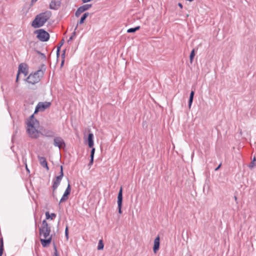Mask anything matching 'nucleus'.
Wrapping results in <instances>:
<instances>
[{
	"instance_id": "nucleus-1",
	"label": "nucleus",
	"mask_w": 256,
	"mask_h": 256,
	"mask_svg": "<svg viewBox=\"0 0 256 256\" xmlns=\"http://www.w3.org/2000/svg\"><path fill=\"white\" fill-rule=\"evenodd\" d=\"M52 14V12L50 10H46L37 14L32 22V26L36 28L42 26L50 18Z\"/></svg>"
},
{
	"instance_id": "nucleus-2",
	"label": "nucleus",
	"mask_w": 256,
	"mask_h": 256,
	"mask_svg": "<svg viewBox=\"0 0 256 256\" xmlns=\"http://www.w3.org/2000/svg\"><path fill=\"white\" fill-rule=\"evenodd\" d=\"M28 126L27 132L30 137L32 138H37L39 136L38 130L36 128L39 126L40 123L38 120H36L34 122H27Z\"/></svg>"
},
{
	"instance_id": "nucleus-3",
	"label": "nucleus",
	"mask_w": 256,
	"mask_h": 256,
	"mask_svg": "<svg viewBox=\"0 0 256 256\" xmlns=\"http://www.w3.org/2000/svg\"><path fill=\"white\" fill-rule=\"evenodd\" d=\"M34 34H36V38L42 42H46L50 40V34L44 29L36 30Z\"/></svg>"
},
{
	"instance_id": "nucleus-4",
	"label": "nucleus",
	"mask_w": 256,
	"mask_h": 256,
	"mask_svg": "<svg viewBox=\"0 0 256 256\" xmlns=\"http://www.w3.org/2000/svg\"><path fill=\"white\" fill-rule=\"evenodd\" d=\"M50 105V102H39L35 108L34 114H36L39 112L44 111L47 108H49Z\"/></svg>"
},
{
	"instance_id": "nucleus-5",
	"label": "nucleus",
	"mask_w": 256,
	"mask_h": 256,
	"mask_svg": "<svg viewBox=\"0 0 256 256\" xmlns=\"http://www.w3.org/2000/svg\"><path fill=\"white\" fill-rule=\"evenodd\" d=\"M122 201H123V196H122V188L121 186L118 195V212L119 214H122Z\"/></svg>"
},
{
	"instance_id": "nucleus-6",
	"label": "nucleus",
	"mask_w": 256,
	"mask_h": 256,
	"mask_svg": "<svg viewBox=\"0 0 256 256\" xmlns=\"http://www.w3.org/2000/svg\"><path fill=\"white\" fill-rule=\"evenodd\" d=\"M40 76L36 77L32 74V73L30 75L24 80L28 84L34 85L38 83L40 80Z\"/></svg>"
},
{
	"instance_id": "nucleus-7",
	"label": "nucleus",
	"mask_w": 256,
	"mask_h": 256,
	"mask_svg": "<svg viewBox=\"0 0 256 256\" xmlns=\"http://www.w3.org/2000/svg\"><path fill=\"white\" fill-rule=\"evenodd\" d=\"M54 145L60 149L66 147V146L65 142L60 136H56L54 138Z\"/></svg>"
},
{
	"instance_id": "nucleus-8",
	"label": "nucleus",
	"mask_w": 256,
	"mask_h": 256,
	"mask_svg": "<svg viewBox=\"0 0 256 256\" xmlns=\"http://www.w3.org/2000/svg\"><path fill=\"white\" fill-rule=\"evenodd\" d=\"M27 70H28V64H26V63H21L19 64L18 67V73H17L16 76V83H18V82L20 74L22 72H24V71H25Z\"/></svg>"
},
{
	"instance_id": "nucleus-9",
	"label": "nucleus",
	"mask_w": 256,
	"mask_h": 256,
	"mask_svg": "<svg viewBox=\"0 0 256 256\" xmlns=\"http://www.w3.org/2000/svg\"><path fill=\"white\" fill-rule=\"evenodd\" d=\"M91 4H86L80 6L75 12V16L77 18L79 17L80 14L85 11L88 10L92 7Z\"/></svg>"
},
{
	"instance_id": "nucleus-10",
	"label": "nucleus",
	"mask_w": 256,
	"mask_h": 256,
	"mask_svg": "<svg viewBox=\"0 0 256 256\" xmlns=\"http://www.w3.org/2000/svg\"><path fill=\"white\" fill-rule=\"evenodd\" d=\"M46 66L44 64H41L38 68V70L32 73V74L36 77L40 76V79L44 76V72L46 71Z\"/></svg>"
},
{
	"instance_id": "nucleus-11",
	"label": "nucleus",
	"mask_w": 256,
	"mask_h": 256,
	"mask_svg": "<svg viewBox=\"0 0 256 256\" xmlns=\"http://www.w3.org/2000/svg\"><path fill=\"white\" fill-rule=\"evenodd\" d=\"M61 6L60 0H52L50 4V8L53 10H58Z\"/></svg>"
},
{
	"instance_id": "nucleus-12",
	"label": "nucleus",
	"mask_w": 256,
	"mask_h": 256,
	"mask_svg": "<svg viewBox=\"0 0 256 256\" xmlns=\"http://www.w3.org/2000/svg\"><path fill=\"white\" fill-rule=\"evenodd\" d=\"M52 236L50 235L48 238H40L41 244L44 248L49 246L52 241Z\"/></svg>"
},
{
	"instance_id": "nucleus-13",
	"label": "nucleus",
	"mask_w": 256,
	"mask_h": 256,
	"mask_svg": "<svg viewBox=\"0 0 256 256\" xmlns=\"http://www.w3.org/2000/svg\"><path fill=\"white\" fill-rule=\"evenodd\" d=\"M38 158L41 166L46 168V170H49V167L48 166L46 158L44 156H38Z\"/></svg>"
},
{
	"instance_id": "nucleus-14",
	"label": "nucleus",
	"mask_w": 256,
	"mask_h": 256,
	"mask_svg": "<svg viewBox=\"0 0 256 256\" xmlns=\"http://www.w3.org/2000/svg\"><path fill=\"white\" fill-rule=\"evenodd\" d=\"M160 238L158 236L154 239V244L153 246V251L154 253H156L160 248Z\"/></svg>"
},
{
	"instance_id": "nucleus-15",
	"label": "nucleus",
	"mask_w": 256,
	"mask_h": 256,
	"mask_svg": "<svg viewBox=\"0 0 256 256\" xmlns=\"http://www.w3.org/2000/svg\"><path fill=\"white\" fill-rule=\"evenodd\" d=\"M62 178L56 176L53 180V184L52 186V191L54 192L60 185Z\"/></svg>"
},
{
	"instance_id": "nucleus-16",
	"label": "nucleus",
	"mask_w": 256,
	"mask_h": 256,
	"mask_svg": "<svg viewBox=\"0 0 256 256\" xmlns=\"http://www.w3.org/2000/svg\"><path fill=\"white\" fill-rule=\"evenodd\" d=\"M94 134L92 132H89L88 135L87 142L89 148H92L94 145Z\"/></svg>"
},
{
	"instance_id": "nucleus-17",
	"label": "nucleus",
	"mask_w": 256,
	"mask_h": 256,
	"mask_svg": "<svg viewBox=\"0 0 256 256\" xmlns=\"http://www.w3.org/2000/svg\"><path fill=\"white\" fill-rule=\"evenodd\" d=\"M89 13L88 12H85L84 13L82 16H81L80 20L78 22L75 28V30H76L78 27V26L80 24H82L84 22V21L86 20L87 17L88 16Z\"/></svg>"
},
{
	"instance_id": "nucleus-18",
	"label": "nucleus",
	"mask_w": 256,
	"mask_h": 256,
	"mask_svg": "<svg viewBox=\"0 0 256 256\" xmlns=\"http://www.w3.org/2000/svg\"><path fill=\"white\" fill-rule=\"evenodd\" d=\"M42 226H44V232L50 234L51 232V228L48 224L46 220H42Z\"/></svg>"
},
{
	"instance_id": "nucleus-19",
	"label": "nucleus",
	"mask_w": 256,
	"mask_h": 256,
	"mask_svg": "<svg viewBox=\"0 0 256 256\" xmlns=\"http://www.w3.org/2000/svg\"><path fill=\"white\" fill-rule=\"evenodd\" d=\"M42 134L46 137L52 138L54 136L55 133L52 130H44Z\"/></svg>"
},
{
	"instance_id": "nucleus-20",
	"label": "nucleus",
	"mask_w": 256,
	"mask_h": 256,
	"mask_svg": "<svg viewBox=\"0 0 256 256\" xmlns=\"http://www.w3.org/2000/svg\"><path fill=\"white\" fill-rule=\"evenodd\" d=\"M56 215L55 213H52L51 214H50L49 212H46V220H54L56 218Z\"/></svg>"
},
{
	"instance_id": "nucleus-21",
	"label": "nucleus",
	"mask_w": 256,
	"mask_h": 256,
	"mask_svg": "<svg viewBox=\"0 0 256 256\" xmlns=\"http://www.w3.org/2000/svg\"><path fill=\"white\" fill-rule=\"evenodd\" d=\"M104 248V243L102 239L100 240L98 242L97 249L98 250H103Z\"/></svg>"
},
{
	"instance_id": "nucleus-22",
	"label": "nucleus",
	"mask_w": 256,
	"mask_h": 256,
	"mask_svg": "<svg viewBox=\"0 0 256 256\" xmlns=\"http://www.w3.org/2000/svg\"><path fill=\"white\" fill-rule=\"evenodd\" d=\"M140 26H136L134 28H130L127 30L128 33H134L140 29Z\"/></svg>"
},
{
	"instance_id": "nucleus-23",
	"label": "nucleus",
	"mask_w": 256,
	"mask_h": 256,
	"mask_svg": "<svg viewBox=\"0 0 256 256\" xmlns=\"http://www.w3.org/2000/svg\"><path fill=\"white\" fill-rule=\"evenodd\" d=\"M195 54H196L195 50H194V48L191 51V52L190 53V62L191 64H192L193 62V60H194V57L195 56Z\"/></svg>"
},
{
	"instance_id": "nucleus-24",
	"label": "nucleus",
	"mask_w": 256,
	"mask_h": 256,
	"mask_svg": "<svg viewBox=\"0 0 256 256\" xmlns=\"http://www.w3.org/2000/svg\"><path fill=\"white\" fill-rule=\"evenodd\" d=\"M71 192V186L70 183L68 184V186L65 190L64 194L66 196H69Z\"/></svg>"
},
{
	"instance_id": "nucleus-25",
	"label": "nucleus",
	"mask_w": 256,
	"mask_h": 256,
	"mask_svg": "<svg viewBox=\"0 0 256 256\" xmlns=\"http://www.w3.org/2000/svg\"><path fill=\"white\" fill-rule=\"evenodd\" d=\"M256 158L254 157L252 161L250 162V164H249L248 167L251 168L255 166L256 165Z\"/></svg>"
},
{
	"instance_id": "nucleus-26",
	"label": "nucleus",
	"mask_w": 256,
	"mask_h": 256,
	"mask_svg": "<svg viewBox=\"0 0 256 256\" xmlns=\"http://www.w3.org/2000/svg\"><path fill=\"white\" fill-rule=\"evenodd\" d=\"M68 198V196H66L64 194H63L62 198L60 200L59 204H60L62 202H63L65 201H66Z\"/></svg>"
},
{
	"instance_id": "nucleus-27",
	"label": "nucleus",
	"mask_w": 256,
	"mask_h": 256,
	"mask_svg": "<svg viewBox=\"0 0 256 256\" xmlns=\"http://www.w3.org/2000/svg\"><path fill=\"white\" fill-rule=\"evenodd\" d=\"M32 114L30 117L29 120L28 122H34L36 120H37L34 118V114Z\"/></svg>"
},
{
	"instance_id": "nucleus-28",
	"label": "nucleus",
	"mask_w": 256,
	"mask_h": 256,
	"mask_svg": "<svg viewBox=\"0 0 256 256\" xmlns=\"http://www.w3.org/2000/svg\"><path fill=\"white\" fill-rule=\"evenodd\" d=\"M76 30H74V32L72 33V36L70 37L69 39L68 40V42H70V41H72L74 38L76 36Z\"/></svg>"
},
{
	"instance_id": "nucleus-29",
	"label": "nucleus",
	"mask_w": 256,
	"mask_h": 256,
	"mask_svg": "<svg viewBox=\"0 0 256 256\" xmlns=\"http://www.w3.org/2000/svg\"><path fill=\"white\" fill-rule=\"evenodd\" d=\"M91 150H90V158H94V153L96 149L94 148V146L92 148H90Z\"/></svg>"
},
{
	"instance_id": "nucleus-30",
	"label": "nucleus",
	"mask_w": 256,
	"mask_h": 256,
	"mask_svg": "<svg viewBox=\"0 0 256 256\" xmlns=\"http://www.w3.org/2000/svg\"><path fill=\"white\" fill-rule=\"evenodd\" d=\"M44 233V226L42 224V226L39 228V234L41 236L42 234Z\"/></svg>"
},
{
	"instance_id": "nucleus-31",
	"label": "nucleus",
	"mask_w": 256,
	"mask_h": 256,
	"mask_svg": "<svg viewBox=\"0 0 256 256\" xmlns=\"http://www.w3.org/2000/svg\"><path fill=\"white\" fill-rule=\"evenodd\" d=\"M64 234L66 239L68 240V226H66V228Z\"/></svg>"
},
{
	"instance_id": "nucleus-32",
	"label": "nucleus",
	"mask_w": 256,
	"mask_h": 256,
	"mask_svg": "<svg viewBox=\"0 0 256 256\" xmlns=\"http://www.w3.org/2000/svg\"><path fill=\"white\" fill-rule=\"evenodd\" d=\"M36 52L38 54H40V56H41V57H42V59H44V60H46V55L44 54L41 52H40V51H38V50H36Z\"/></svg>"
},
{
	"instance_id": "nucleus-33",
	"label": "nucleus",
	"mask_w": 256,
	"mask_h": 256,
	"mask_svg": "<svg viewBox=\"0 0 256 256\" xmlns=\"http://www.w3.org/2000/svg\"><path fill=\"white\" fill-rule=\"evenodd\" d=\"M22 160H23V162H24V165H25V166H26V172H27L28 173H30V170L29 168H28V166H27V164H26V158H25V160H24V158H22Z\"/></svg>"
},
{
	"instance_id": "nucleus-34",
	"label": "nucleus",
	"mask_w": 256,
	"mask_h": 256,
	"mask_svg": "<svg viewBox=\"0 0 256 256\" xmlns=\"http://www.w3.org/2000/svg\"><path fill=\"white\" fill-rule=\"evenodd\" d=\"M193 100H194L193 98L189 97V100H188V108L190 109V108L192 104Z\"/></svg>"
},
{
	"instance_id": "nucleus-35",
	"label": "nucleus",
	"mask_w": 256,
	"mask_h": 256,
	"mask_svg": "<svg viewBox=\"0 0 256 256\" xmlns=\"http://www.w3.org/2000/svg\"><path fill=\"white\" fill-rule=\"evenodd\" d=\"M64 38H62L59 44H58V46H57V48H60H60L64 44Z\"/></svg>"
},
{
	"instance_id": "nucleus-36",
	"label": "nucleus",
	"mask_w": 256,
	"mask_h": 256,
	"mask_svg": "<svg viewBox=\"0 0 256 256\" xmlns=\"http://www.w3.org/2000/svg\"><path fill=\"white\" fill-rule=\"evenodd\" d=\"M54 256H59L58 254V252L56 246V245L54 244Z\"/></svg>"
},
{
	"instance_id": "nucleus-37",
	"label": "nucleus",
	"mask_w": 256,
	"mask_h": 256,
	"mask_svg": "<svg viewBox=\"0 0 256 256\" xmlns=\"http://www.w3.org/2000/svg\"><path fill=\"white\" fill-rule=\"evenodd\" d=\"M94 158H90V162L88 164V166L90 167L94 164Z\"/></svg>"
},
{
	"instance_id": "nucleus-38",
	"label": "nucleus",
	"mask_w": 256,
	"mask_h": 256,
	"mask_svg": "<svg viewBox=\"0 0 256 256\" xmlns=\"http://www.w3.org/2000/svg\"><path fill=\"white\" fill-rule=\"evenodd\" d=\"M60 48H56V58H58L59 57L60 55Z\"/></svg>"
},
{
	"instance_id": "nucleus-39",
	"label": "nucleus",
	"mask_w": 256,
	"mask_h": 256,
	"mask_svg": "<svg viewBox=\"0 0 256 256\" xmlns=\"http://www.w3.org/2000/svg\"><path fill=\"white\" fill-rule=\"evenodd\" d=\"M42 236H43L44 238H48L50 236V234L44 232V234H42Z\"/></svg>"
},
{
	"instance_id": "nucleus-40",
	"label": "nucleus",
	"mask_w": 256,
	"mask_h": 256,
	"mask_svg": "<svg viewBox=\"0 0 256 256\" xmlns=\"http://www.w3.org/2000/svg\"><path fill=\"white\" fill-rule=\"evenodd\" d=\"M58 178H62L64 176V172H62L60 170V174L59 176H57Z\"/></svg>"
},
{
	"instance_id": "nucleus-41",
	"label": "nucleus",
	"mask_w": 256,
	"mask_h": 256,
	"mask_svg": "<svg viewBox=\"0 0 256 256\" xmlns=\"http://www.w3.org/2000/svg\"><path fill=\"white\" fill-rule=\"evenodd\" d=\"M194 91L193 90H191L190 94V98H194Z\"/></svg>"
},
{
	"instance_id": "nucleus-42",
	"label": "nucleus",
	"mask_w": 256,
	"mask_h": 256,
	"mask_svg": "<svg viewBox=\"0 0 256 256\" xmlns=\"http://www.w3.org/2000/svg\"><path fill=\"white\" fill-rule=\"evenodd\" d=\"M18 132V129L16 128L14 132V134L12 136V140H14V136H16V134Z\"/></svg>"
},
{
	"instance_id": "nucleus-43",
	"label": "nucleus",
	"mask_w": 256,
	"mask_h": 256,
	"mask_svg": "<svg viewBox=\"0 0 256 256\" xmlns=\"http://www.w3.org/2000/svg\"><path fill=\"white\" fill-rule=\"evenodd\" d=\"M0 246H2V248H4V240L2 237L0 238Z\"/></svg>"
},
{
	"instance_id": "nucleus-44",
	"label": "nucleus",
	"mask_w": 256,
	"mask_h": 256,
	"mask_svg": "<svg viewBox=\"0 0 256 256\" xmlns=\"http://www.w3.org/2000/svg\"><path fill=\"white\" fill-rule=\"evenodd\" d=\"M4 250V248H2V246H0V256H2Z\"/></svg>"
},
{
	"instance_id": "nucleus-45",
	"label": "nucleus",
	"mask_w": 256,
	"mask_h": 256,
	"mask_svg": "<svg viewBox=\"0 0 256 256\" xmlns=\"http://www.w3.org/2000/svg\"><path fill=\"white\" fill-rule=\"evenodd\" d=\"M28 70H27L24 71V72H22L21 74H23L24 75V76H26L28 74Z\"/></svg>"
},
{
	"instance_id": "nucleus-46",
	"label": "nucleus",
	"mask_w": 256,
	"mask_h": 256,
	"mask_svg": "<svg viewBox=\"0 0 256 256\" xmlns=\"http://www.w3.org/2000/svg\"><path fill=\"white\" fill-rule=\"evenodd\" d=\"M222 166V163H220L214 170L215 171L218 170Z\"/></svg>"
},
{
	"instance_id": "nucleus-47",
	"label": "nucleus",
	"mask_w": 256,
	"mask_h": 256,
	"mask_svg": "<svg viewBox=\"0 0 256 256\" xmlns=\"http://www.w3.org/2000/svg\"><path fill=\"white\" fill-rule=\"evenodd\" d=\"M37 0H32L30 6H32L33 5L34 3L36 2Z\"/></svg>"
},
{
	"instance_id": "nucleus-48",
	"label": "nucleus",
	"mask_w": 256,
	"mask_h": 256,
	"mask_svg": "<svg viewBox=\"0 0 256 256\" xmlns=\"http://www.w3.org/2000/svg\"><path fill=\"white\" fill-rule=\"evenodd\" d=\"M64 63V60H62L60 63V67H62Z\"/></svg>"
},
{
	"instance_id": "nucleus-49",
	"label": "nucleus",
	"mask_w": 256,
	"mask_h": 256,
	"mask_svg": "<svg viewBox=\"0 0 256 256\" xmlns=\"http://www.w3.org/2000/svg\"><path fill=\"white\" fill-rule=\"evenodd\" d=\"M178 6H179L180 8H183V6H182V4L181 3L179 2V3L178 4Z\"/></svg>"
},
{
	"instance_id": "nucleus-50",
	"label": "nucleus",
	"mask_w": 256,
	"mask_h": 256,
	"mask_svg": "<svg viewBox=\"0 0 256 256\" xmlns=\"http://www.w3.org/2000/svg\"><path fill=\"white\" fill-rule=\"evenodd\" d=\"M234 200H235L236 203L238 204V198H237V196H234Z\"/></svg>"
},
{
	"instance_id": "nucleus-51",
	"label": "nucleus",
	"mask_w": 256,
	"mask_h": 256,
	"mask_svg": "<svg viewBox=\"0 0 256 256\" xmlns=\"http://www.w3.org/2000/svg\"><path fill=\"white\" fill-rule=\"evenodd\" d=\"M65 54H62L61 56H62V60H64Z\"/></svg>"
},
{
	"instance_id": "nucleus-52",
	"label": "nucleus",
	"mask_w": 256,
	"mask_h": 256,
	"mask_svg": "<svg viewBox=\"0 0 256 256\" xmlns=\"http://www.w3.org/2000/svg\"><path fill=\"white\" fill-rule=\"evenodd\" d=\"M66 49H64L62 50V54H66Z\"/></svg>"
},
{
	"instance_id": "nucleus-53",
	"label": "nucleus",
	"mask_w": 256,
	"mask_h": 256,
	"mask_svg": "<svg viewBox=\"0 0 256 256\" xmlns=\"http://www.w3.org/2000/svg\"><path fill=\"white\" fill-rule=\"evenodd\" d=\"M60 171L63 172V166H60Z\"/></svg>"
},
{
	"instance_id": "nucleus-54",
	"label": "nucleus",
	"mask_w": 256,
	"mask_h": 256,
	"mask_svg": "<svg viewBox=\"0 0 256 256\" xmlns=\"http://www.w3.org/2000/svg\"><path fill=\"white\" fill-rule=\"evenodd\" d=\"M54 192H52V196H53L54 198V196H55V194H54Z\"/></svg>"
}]
</instances>
